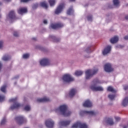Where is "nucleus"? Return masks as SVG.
<instances>
[{
	"label": "nucleus",
	"mask_w": 128,
	"mask_h": 128,
	"mask_svg": "<svg viewBox=\"0 0 128 128\" xmlns=\"http://www.w3.org/2000/svg\"><path fill=\"white\" fill-rule=\"evenodd\" d=\"M38 4H33L32 8H33V10H35V8H38Z\"/></svg>",
	"instance_id": "obj_38"
},
{
	"label": "nucleus",
	"mask_w": 128,
	"mask_h": 128,
	"mask_svg": "<svg viewBox=\"0 0 128 128\" xmlns=\"http://www.w3.org/2000/svg\"><path fill=\"white\" fill-rule=\"evenodd\" d=\"M56 112H60L64 116H68L72 114V112L68 110V106L66 104L61 105L58 108L55 109Z\"/></svg>",
	"instance_id": "obj_1"
},
{
	"label": "nucleus",
	"mask_w": 128,
	"mask_h": 128,
	"mask_svg": "<svg viewBox=\"0 0 128 128\" xmlns=\"http://www.w3.org/2000/svg\"><path fill=\"white\" fill-rule=\"evenodd\" d=\"M98 84H100V82L98 80L96 79L94 80L92 82V84L90 87L91 90L94 92H102V90H104V88L101 86H98Z\"/></svg>",
	"instance_id": "obj_2"
},
{
	"label": "nucleus",
	"mask_w": 128,
	"mask_h": 128,
	"mask_svg": "<svg viewBox=\"0 0 128 128\" xmlns=\"http://www.w3.org/2000/svg\"><path fill=\"white\" fill-rule=\"evenodd\" d=\"M64 24L62 23H58L57 24H51L50 28H53V30H56V28H62Z\"/></svg>",
	"instance_id": "obj_16"
},
{
	"label": "nucleus",
	"mask_w": 128,
	"mask_h": 128,
	"mask_svg": "<svg viewBox=\"0 0 128 128\" xmlns=\"http://www.w3.org/2000/svg\"><path fill=\"white\" fill-rule=\"evenodd\" d=\"M16 18V16L14 15V11H11L8 15L7 16V20H15Z\"/></svg>",
	"instance_id": "obj_13"
},
{
	"label": "nucleus",
	"mask_w": 128,
	"mask_h": 128,
	"mask_svg": "<svg viewBox=\"0 0 128 128\" xmlns=\"http://www.w3.org/2000/svg\"><path fill=\"white\" fill-rule=\"evenodd\" d=\"M96 112L94 111H80V116H84V114H88V116H96Z\"/></svg>",
	"instance_id": "obj_10"
},
{
	"label": "nucleus",
	"mask_w": 128,
	"mask_h": 128,
	"mask_svg": "<svg viewBox=\"0 0 128 128\" xmlns=\"http://www.w3.org/2000/svg\"><path fill=\"white\" fill-rule=\"evenodd\" d=\"M62 80L64 82H70L74 80V78L72 77L70 74H66L63 76Z\"/></svg>",
	"instance_id": "obj_5"
},
{
	"label": "nucleus",
	"mask_w": 128,
	"mask_h": 128,
	"mask_svg": "<svg viewBox=\"0 0 128 128\" xmlns=\"http://www.w3.org/2000/svg\"><path fill=\"white\" fill-rule=\"evenodd\" d=\"M84 74V72L82 70H77L74 72V74L76 76H80Z\"/></svg>",
	"instance_id": "obj_24"
},
{
	"label": "nucleus",
	"mask_w": 128,
	"mask_h": 128,
	"mask_svg": "<svg viewBox=\"0 0 128 128\" xmlns=\"http://www.w3.org/2000/svg\"><path fill=\"white\" fill-rule=\"evenodd\" d=\"M118 48H120V46H118Z\"/></svg>",
	"instance_id": "obj_51"
},
{
	"label": "nucleus",
	"mask_w": 128,
	"mask_h": 128,
	"mask_svg": "<svg viewBox=\"0 0 128 128\" xmlns=\"http://www.w3.org/2000/svg\"><path fill=\"white\" fill-rule=\"evenodd\" d=\"M2 70V64L0 62V70Z\"/></svg>",
	"instance_id": "obj_48"
},
{
	"label": "nucleus",
	"mask_w": 128,
	"mask_h": 128,
	"mask_svg": "<svg viewBox=\"0 0 128 128\" xmlns=\"http://www.w3.org/2000/svg\"><path fill=\"white\" fill-rule=\"evenodd\" d=\"M108 92H116V90L114 89V88L112 86H108Z\"/></svg>",
	"instance_id": "obj_26"
},
{
	"label": "nucleus",
	"mask_w": 128,
	"mask_h": 128,
	"mask_svg": "<svg viewBox=\"0 0 128 128\" xmlns=\"http://www.w3.org/2000/svg\"><path fill=\"white\" fill-rule=\"evenodd\" d=\"M115 120H116V122H118V120H120V117L116 116L115 117Z\"/></svg>",
	"instance_id": "obj_42"
},
{
	"label": "nucleus",
	"mask_w": 128,
	"mask_h": 128,
	"mask_svg": "<svg viewBox=\"0 0 128 128\" xmlns=\"http://www.w3.org/2000/svg\"><path fill=\"white\" fill-rule=\"evenodd\" d=\"M41 6H42V8H48V4L46 2H42L40 4Z\"/></svg>",
	"instance_id": "obj_31"
},
{
	"label": "nucleus",
	"mask_w": 128,
	"mask_h": 128,
	"mask_svg": "<svg viewBox=\"0 0 128 128\" xmlns=\"http://www.w3.org/2000/svg\"><path fill=\"white\" fill-rule=\"evenodd\" d=\"M22 58L24 59L28 58H30V54H23Z\"/></svg>",
	"instance_id": "obj_36"
},
{
	"label": "nucleus",
	"mask_w": 128,
	"mask_h": 128,
	"mask_svg": "<svg viewBox=\"0 0 128 128\" xmlns=\"http://www.w3.org/2000/svg\"><path fill=\"white\" fill-rule=\"evenodd\" d=\"M6 118H3L1 121L0 124L2 126H4V124H6Z\"/></svg>",
	"instance_id": "obj_34"
},
{
	"label": "nucleus",
	"mask_w": 128,
	"mask_h": 128,
	"mask_svg": "<svg viewBox=\"0 0 128 128\" xmlns=\"http://www.w3.org/2000/svg\"><path fill=\"white\" fill-rule=\"evenodd\" d=\"M76 94V89H72L69 92V96H74Z\"/></svg>",
	"instance_id": "obj_23"
},
{
	"label": "nucleus",
	"mask_w": 128,
	"mask_h": 128,
	"mask_svg": "<svg viewBox=\"0 0 128 128\" xmlns=\"http://www.w3.org/2000/svg\"><path fill=\"white\" fill-rule=\"evenodd\" d=\"M125 18L126 20H128V15L126 16Z\"/></svg>",
	"instance_id": "obj_47"
},
{
	"label": "nucleus",
	"mask_w": 128,
	"mask_h": 128,
	"mask_svg": "<svg viewBox=\"0 0 128 128\" xmlns=\"http://www.w3.org/2000/svg\"><path fill=\"white\" fill-rule=\"evenodd\" d=\"M114 4L116 8L120 6V0H113Z\"/></svg>",
	"instance_id": "obj_25"
},
{
	"label": "nucleus",
	"mask_w": 128,
	"mask_h": 128,
	"mask_svg": "<svg viewBox=\"0 0 128 128\" xmlns=\"http://www.w3.org/2000/svg\"><path fill=\"white\" fill-rule=\"evenodd\" d=\"M30 0H20L21 2H28Z\"/></svg>",
	"instance_id": "obj_41"
},
{
	"label": "nucleus",
	"mask_w": 128,
	"mask_h": 128,
	"mask_svg": "<svg viewBox=\"0 0 128 128\" xmlns=\"http://www.w3.org/2000/svg\"><path fill=\"white\" fill-rule=\"evenodd\" d=\"M124 90H128V86H124Z\"/></svg>",
	"instance_id": "obj_44"
},
{
	"label": "nucleus",
	"mask_w": 128,
	"mask_h": 128,
	"mask_svg": "<svg viewBox=\"0 0 128 128\" xmlns=\"http://www.w3.org/2000/svg\"><path fill=\"white\" fill-rule=\"evenodd\" d=\"M5 98H6L4 96L0 94V102H4V100Z\"/></svg>",
	"instance_id": "obj_35"
},
{
	"label": "nucleus",
	"mask_w": 128,
	"mask_h": 128,
	"mask_svg": "<svg viewBox=\"0 0 128 128\" xmlns=\"http://www.w3.org/2000/svg\"><path fill=\"white\" fill-rule=\"evenodd\" d=\"M40 64L43 66H48L50 64V60L46 58H43L40 60Z\"/></svg>",
	"instance_id": "obj_11"
},
{
	"label": "nucleus",
	"mask_w": 128,
	"mask_h": 128,
	"mask_svg": "<svg viewBox=\"0 0 128 128\" xmlns=\"http://www.w3.org/2000/svg\"><path fill=\"white\" fill-rule=\"evenodd\" d=\"M26 12H28L26 8H21L18 10V14H26Z\"/></svg>",
	"instance_id": "obj_18"
},
{
	"label": "nucleus",
	"mask_w": 128,
	"mask_h": 128,
	"mask_svg": "<svg viewBox=\"0 0 128 128\" xmlns=\"http://www.w3.org/2000/svg\"><path fill=\"white\" fill-rule=\"evenodd\" d=\"M110 42L111 44H116L118 42V37L115 36L110 39Z\"/></svg>",
	"instance_id": "obj_20"
},
{
	"label": "nucleus",
	"mask_w": 128,
	"mask_h": 128,
	"mask_svg": "<svg viewBox=\"0 0 128 128\" xmlns=\"http://www.w3.org/2000/svg\"><path fill=\"white\" fill-rule=\"evenodd\" d=\"M10 59V56L8 54H5L2 57V60L6 62Z\"/></svg>",
	"instance_id": "obj_22"
},
{
	"label": "nucleus",
	"mask_w": 128,
	"mask_h": 128,
	"mask_svg": "<svg viewBox=\"0 0 128 128\" xmlns=\"http://www.w3.org/2000/svg\"><path fill=\"white\" fill-rule=\"evenodd\" d=\"M83 106L84 108H91V106H92V103L88 100H86L83 104Z\"/></svg>",
	"instance_id": "obj_17"
},
{
	"label": "nucleus",
	"mask_w": 128,
	"mask_h": 128,
	"mask_svg": "<svg viewBox=\"0 0 128 128\" xmlns=\"http://www.w3.org/2000/svg\"><path fill=\"white\" fill-rule=\"evenodd\" d=\"M88 50H90V48H88L86 50V52H88Z\"/></svg>",
	"instance_id": "obj_46"
},
{
	"label": "nucleus",
	"mask_w": 128,
	"mask_h": 128,
	"mask_svg": "<svg viewBox=\"0 0 128 128\" xmlns=\"http://www.w3.org/2000/svg\"><path fill=\"white\" fill-rule=\"evenodd\" d=\"M98 70L95 69L94 70H86L85 72L86 74V80H90V78H92L96 72H98Z\"/></svg>",
	"instance_id": "obj_3"
},
{
	"label": "nucleus",
	"mask_w": 128,
	"mask_h": 128,
	"mask_svg": "<svg viewBox=\"0 0 128 128\" xmlns=\"http://www.w3.org/2000/svg\"><path fill=\"white\" fill-rule=\"evenodd\" d=\"M108 98L111 100H114V98H116V95H114V94H110V95H108Z\"/></svg>",
	"instance_id": "obj_32"
},
{
	"label": "nucleus",
	"mask_w": 128,
	"mask_h": 128,
	"mask_svg": "<svg viewBox=\"0 0 128 128\" xmlns=\"http://www.w3.org/2000/svg\"><path fill=\"white\" fill-rule=\"evenodd\" d=\"M104 70L106 72H110L114 70V68L112 67V64L108 63L104 65Z\"/></svg>",
	"instance_id": "obj_8"
},
{
	"label": "nucleus",
	"mask_w": 128,
	"mask_h": 128,
	"mask_svg": "<svg viewBox=\"0 0 128 128\" xmlns=\"http://www.w3.org/2000/svg\"><path fill=\"white\" fill-rule=\"evenodd\" d=\"M88 20L89 21V22H92V16H88Z\"/></svg>",
	"instance_id": "obj_40"
},
{
	"label": "nucleus",
	"mask_w": 128,
	"mask_h": 128,
	"mask_svg": "<svg viewBox=\"0 0 128 128\" xmlns=\"http://www.w3.org/2000/svg\"><path fill=\"white\" fill-rule=\"evenodd\" d=\"M50 98L47 97H44L43 98H38L37 102H50Z\"/></svg>",
	"instance_id": "obj_19"
},
{
	"label": "nucleus",
	"mask_w": 128,
	"mask_h": 128,
	"mask_svg": "<svg viewBox=\"0 0 128 128\" xmlns=\"http://www.w3.org/2000/svg\"><path fill=\"white\" fill-rule=\"evenodd\" d=\"M5 2H10V0H4Z\"/></svg>",
	"instance_id": "obj_49"
},
{
	"label": "nucleus",
	"mask_w": 128,
	"mask_h": 128,
	"mask_svg": "<svg viewBox=\"0 0 128 128\" xmlns=\"http://www.w3.org/2000/svg\"><path fill=\"white\" fill-rule=\"evenodd\" d=\"M10 102H13L14 104L11 106V110L18 108L20 106V104L18 102V98H11L10 100Z\"/></svg>",
	"instance_id": "obj_4"
},
{
	"label": "nucleus",
	"mask_w": 128,
	"mask_h": 128,
	"mask_svg": "<svg viewBox=\"0 0 128 128\" xmlns=\"http://www.w3.org/2000/svg\"><path fill=\"white\" fill-rule=\"evenodd\" d=\"M75 0H70V2H74Z\"/></svg>",
	"instance_id": "obj_50"
},
{
	"label": "nucleus",
	"mask_w": 128,
	"mask_h": 128,
	"mask_svg": "<svg viewBox=\"0 0 128 128\" xmlns=\"http://www.w3.org/2000/svg\"><path fill=\"white\" fill-rule=\"evenodd\" d=\"M45 124L47 128H54V122L51 119H48L46 121Z\"/></svg>",
	"instance_id": "obj_9"
},
{
	"label": "nucleus",
	"mask_w": 128,
	"mask_h": 128,
	"mask_svg": "<svg viewBox=\"0 0 128 128\" xmlns=\"http://www.w3.org/2000/svg\"><path fill=\"white\" fill-rule=\"evenodd\" d=\"M44 24H48V20H44Z\"/></svg>",
	"instance_id": "obj_43"
},
{
	"label": "nucleus",
	"mask_w": 128,
	"mask_h": 128,
	"mask_svg": "<svg viewBox=\"0 0 128 128\" xmlns=\"http://www.w3.org/2000/svg\"><path fill=\"white\" fill-rule=\"evenodd\" d=\"M72 122V120H66L64 121H61L59 122V125L62 126H66L70 125V124Z\"/></svg>",
	"instance_id": "obj_15"
},
{
	"label": "nucleus",
	"mask_w": 128,
	"mask_h": 128,
	"mask_svg": "<svg viewBox=\"0 0 128 128\" xmlns=\"http://www.w3.org/2000/svg\"><path fill=\"white\" fill-rule=\"evenodd\" d=\"M123 106H126L128 105V97L125 98L122 102V103Z\"/></svg>",
	"instance_id": "obj_21"
},
{
	"label": "nucleus",
	"mask_w": 128,
	"mask_h": 128,
	"mask_svg": "<svg viewBox=\"0 0 128 128\" xmlns=\"http://www.w3.org/2000/svg\"><path fill=\"white\" fill-rule=\"evenodd\" d=\"M24 110H26V112H29V110H30V105L26 106L24 108Z\"/></svg>",
	"instance_id": "obj_33"
},
{
	"label": "nucleus",
	"mask_w": 128,
	"mask_h": 128,
	"mask_svg": "<svg viewBox=\"0 0 128 128\" xmlns=\"http://www.w3.org/2000/svg\"><path fill=\"white\" fill-rule=\"evenodd\" d=\"M74 14V10H72V8H70L67 11V14Z\"/></svg>",
	"instance_id": "obj_29"
},
{
	"label": "nucleus",
	"mask_w": 128,
	"mask_h": 128,
	"mask_svg": "<svg viewBox=\"0 0 128 128\" xmlns=\"http://www.w3.org/2000/svg\"><path fill=\"white\" fill-rule=\"evenodd\" d=\"M2 4V2H0V4Z\"/></svg>",
	"instance_id": "obj_52"
},
{
	"label": "nucleus",
	"mask_w": 128,
	"mask_h": 128,
	"mask_svg": "<svg viewBox=\"0 0 128 128\" xmlns=\"http://www.w3.org/2000/svg\"><path fill=\"white\" fill-rule=\"evenodd\" d=\"M107 122L110 126H112V124H114V120H112V118H110L108 119Z\"/></svg>",
	"instance_id": "obj_27"
},
{
	"label": "nucleus",
	"mask_w": 128,
	"mask_h": 128,
	"mask_svg": "<svg viewBox=\"0 0 128 128\" xmlns=\"http://www.w3.org/2000/svg\"><path fill=\"white\" fill-rule=\"evenodd\" d=\"M124 40H128V35L124 37Z\"/></svg>",
	"instance_id": "obj_45"
},
{
	"label": "nucleus",
	"mask_w": 128,
	"mask_h": 128,
	"mask_svg": "<svg viewBox=\"0 0 128 128\" xmlns=\"http://www.w3.org/2000/svg\"><path fill=\"white\" fill-rule=\"evenodd\" d=\"M1 92H6V85H4L1 88Z\"/></svg>",
	"instance_id": "obj_30"
},
{
	"label": "nucleus",
	"mask_w": 128,
	"mask_h": 128,
	"mask_svg": "<svg viewBox=\"0 0 128 128\" xmlns=\"http://www.w3.org/2000/svg\"><path fill=\"white\" fill-rule=\"evenodd\" d=\"M110 50H112V46H106L102 51L104 56H106L108 54H110Z\"/></svg>",
	"instance_id": "obj_12"
},
{
	"label": "nucleus",
	"mask_w": 128,
	"mask_h": 128,
	"mask_svg": "<svg viewBox=\"0 0 128 128\" xmlns=\"http://www.w3.org/2000/svg\"><path fill=\"white\" fill-rule=\"evenodd\" d=\"M64 8V4L59 5L55 11V14H60V12H62Z\"/></svg>",
	"instance_id": "obj_14"
},
{
	"label": "nucleus",
	"mask_w": 128,
	"mask_h": 128,
	"mask_svg": "<svg viewBox=\"0 0 128 128\" xmlns=\"http://www.w3.org/2000/svg\"><path fill=\"white\" fill-rule=\"evenodd\" d=\"M88 128V125L78 121L74 123L71 128Z\"/></svg>",
	"instance_id": "obj_6"
},
{
	"label": "nucleus",
	"mask_w": 128,
	"mask_h": 128,
	"mask_svg": "<svg viewBox=\"0 0 128 128\" xmlns=\"http://www.w3.org/2000/svg\"><path fill=\"white\" fill-rule=\"evenodd\" d=\"M13 34H14V36H16V37H18V36H20V34L16 31H14Z\"/></svg>",
	"instance_id": "obj_37"
},
{
	"label": "nucleus",
	"mask_w": 128,
	"mask_h": 128,
	"mask_svg": "<svg viewBox=\"0 0 128 128\" xmlns=\"http://www.w3.org/2000/svg\"><path fill=\"white\" fill-rule=\"evenodd\" d=\"M48 2L50 6H54V5L56 4V0H48Z\"/></svg>",
	"instance_id": "obj_28"
},
{
	"label": "nucleus",
	"mask_w": 128,
	"mask_h": 128,
	"mask_svg": "<svg viewBox=\"0 0 128 128\" xmlns=\"http://www.w3.org/2000/svg\"><path fill=\"white\" fill-rule=\"evenodd\" d=\"M16 120L18 124H22L26 122V119L22 116H18L16 117Z\"/></svg>",
	"instance_id": "obj_7"
},
{
	"label": "nucleus",
	"mask_w": 128,
	"mask_h": 128,
	"mask_svg": "<svg viewBox=\"0 0 128 128\" xmlns=\"http://www.w3.org/2000/svg\"><path fill=\"white\" fill-rule=\"evenodd\" d=\"M4 46V41L0 40V48H2Z\"/></svg>",
	"instance_id": "obj_39"
}]
</instances>
